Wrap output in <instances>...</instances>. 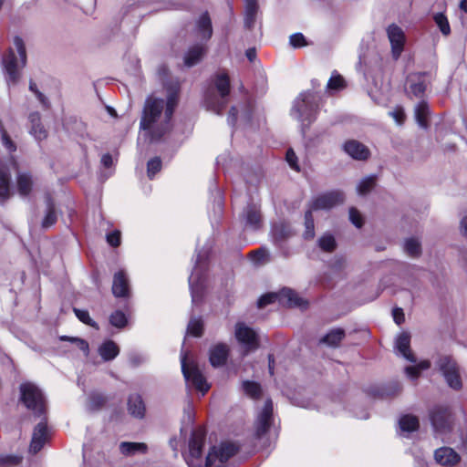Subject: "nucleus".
Listing matches in <instances>:
<instances>
[{
	"mask_svg": "<svg viewBox=\"0 0 467 467\" xmlns=\"http://www.w3.org/2000/svg\"><path fill=\"white\" fill-rule=\"evenodd\" d=\"M167 100L149 97L143 108L140 127L141 134L150 142L157 141L167 133L171 125V119L177 105L179 85L167 88Z\"/></svg>",
	"mask_w": 467,
	"mask_h": 467,
	"instance_id": "nucleus-1",
	"label": "nucleus"
},
{
	"mask_svg": "<svg viewBox=\"0 0 467 467\" xmlns=\"http://www.w3.org/2000/svg\"><path fill=\"white\" fill-rule=\"evenodd\" d=\"M317 98L314 92L305 91L294 100L291 109V116L302 125V131L305 133V127H308L317 119Z\"/></svg>",
	"mask_w": 467,
	"mask_h": 467,
	"instance_id": "nucleus-2",
	"label": "nucleus"
},
{
	"mask_svg": "<svg viewBox=\"0 0 467 467\" xmlns=\"http://www.w3.org/2000/svg\"><path fill=\"white\" fill-rule=\"evenodd\" d=\"M15 50L11 48L8 54L4 57L3 64L5 72V78L8 85L16 84L19 79V68L25 67L26 63V52L24 41L21 37L14 38Z\"/></svg>",
	"mask_w": 467,
	"mask_h": 467,
	"instance_id": "nucleus-3",
	"label": "nucleus"
},
{
	"mask_svg": "<svg viewBox=\"0 0 467 467\" xmlns=\"http://www.w3.org/2000/svg\"><path fill=\"white\" fill-rule=\"evenodd\" d=\"M214 86L219 96L213 94V90L205 93V105L208 109L216 114H221L227 104V96L230 92V79L227 74L220 73L215 76Z\"/></svg>",
	"mask_w": 467,
	"mask_h": 467,
	"instance_id": "nucleus-4",
	"label": "nucleus"
},
{
	"mask_svg": "<svg viewBox=\"0 0 467 467\" xmlns=\"http://www.w3.org/2000/svg\"><path fill=\"white\" fill-rule=\"evenodd\" d=\"M21 400L25 406L37 417L46 411V401L41 390L33 383H24L20 386Z\"/></svg>",
	"mask_w": 467,
	"mask_h": 467,
	"instance_id": "nucleus-5",
	"label": "nucleus"
},
{
	"mask_svg": "<svg viewBox=\"0 0 467 467\" xmlns=\"http://www.w3.org/2000/svg\"><path fill=\"white\" fill-rule=\"evenodd\" d=\"M275 300H278L282 304H285L290 307H300L306 308L307 302L298 296L296 292L290 288H283L279 293H270L262 296L258 300V306L264 307Z\"/></svg>",
	"mask_w": 467,
	"mask_h": 467,
	"instance_id": "nucleus-6",
	"label": "nucleus"
},
{
	"mask_svg": "<svg viewBox=\"0 0 467 467\" xmlns=\"http://www.w3.org/2000/svg\"><path fill=\"white\" fill-rule=\"evenodd\" d=\"M181 363L185 380L191 381L196 389L200 390L202 395L205 394L209 390L210 386L199 367L194 362H187V357L184 354L181 357Z\"/></svg>",
	"mask_w": 467,
	"mask_h": 467,
	"instance_id": "nucleus-7",
	"label": "nucleus"
},
{
	"mask_svg": "<svg viewBox=\"0 0 467 467\" xmlns=\"http://www.w3.org/2000/svg\"><path fill=\"white\" fill-rule=\"evenodd\" d=\"M438 366L448 386L454 390L462 389V381L456 361L451 357L445 356L439 359Z\"/></svg>",
	"mask_w": 467,
	"mask_h": 467,
	"instance_id": "nucleus-8",
	"label": "nucleus"
},
{
	"mask_svg": "<svg viewBox=\"0 0 467 467\" xmlns=\"http://www.w3.org/2000/svg\"><path fill=\"white\" fill-rule=\"evenodd\" d=\"M237 451V447L234 443H223L219 447H213L209 451L205 467H224L226 462Z\"/></svg>",
	"mask_w": 467,
	"mask_h": 467,
	"instance_id": "nucleus-9",
	"label": "nucleus"
},
{
	"mask_svg": "<svg viewBox=\"0 0 467 467\" xmlns=\"http://www.w3.org/2000/svg\"><path fill=\"white\" fill-rule=\"evenodd\" d=\"M234 335L237 341L244 348V355L258 348L259 341L256 332L244 323H236Z\"/></svg>",
	"mask_w": 467,
	"mask_h": 467,
	"instance_id": "nucleus-10",
	"label": "nucleus"
},
{
	"mask_svg": "<svg viewBox=\"0 0 467 467\" xmlns=\"http://www.w3.org/2000/svg\"><path fill=\"white\" fill-rule=\"evenodd\" d=\"M204 443V433L193 432L189 441V453L185 460L189 467H205L202 464V450Z\"/></svg>",
	"mask_w": 467,
	"mask_h": 467,
	"instance_id": "nucleus-11",
	"label": "nucleus"
},
{
	"mask_svg": "<svg viewBox=\"0 0 467 467\" xmlns=\"http://www.w3.org/2000/svg\"><path fill=\"white\" fill-rule=\"evenodd\" d=\"M189 285L193 303H197L202 299L205 287V277L203 275V266L201 262V256L198 255L196 265L193 268L190 277Z\"/></svg>",
	"mask_w": 467,
	"mask_h": 467,
	"instance_id": "nucleus-12",
	"label": "nucleus"
},
{
	"mask_svg": "<svg viewBox=\"0 0 467 467\" xmlns=\"http://www.w3.org/2000/svg\"><path fill=\"white\" fill-rule=\"evenodd\" d=\"M430 420L436 431L445 432L451 426V412L448 407L437 405L430 410Z\"/></svg>",
	"mask_w": 467,
	"mask_h": 467,
	"instance_id": "nucleus-13",
	"label": "nucleus"
},
{
	"mask_svg": "<svg viewBox=\"0 0 467 467\" xmlns=\"http://www.w3.org/2000/svg\"><path fill=\"white\" fill-rule=\"evenodd\" d=\"M10 161L16 170V182L18 193L22 196L29 195L34 186V178L32 173L28 171L17 170V161L15 157L11 156Z\"/></svg>",
	"mask_w": 467,
	"mask_h": 467,
	"instance_id": "nucleus-14",
	"label": "nucleus"
},
{
	"mask_svg": "<svg viewBox=\"0 0 467 467\" xmlns=\"http://www.w3.org/2000/svg\"><path fill=\"white\" fill-rule=\"evenodd\" d=\"M387 35L390 42L392 57L397 60L403 51L405 43L404 32L399 26L391 24L387 28Z\"/></svg>",
	"mask_w": 467,
	"mask_h": 467,
	"instance_id": "nucleus-15",
	"label": "nucleus"
},
{
	"mask_svg": "<svg viewBox=\"0 0 467 467\" xmlns=\"http://www.w3.org/2000/svg\"><path fill=\"white\" fill-rule=\"evenodd\" d=\"M245 229L258 230L263 225V216L258 206H244L240 215Z\"/></svg>",
	"mask_w": 467,
	"mask_h": 467,
	"instance_id": "nucleus-16",
	"label": "nucleus"
},
{
	"mask_svg": "<svg viewBox=\"0 0 467 467\" xmlns=\"http://www.w3.org/2000/svg\"><path fill=\"white\" fill-rule=\"evenodd\" d=\"M437 463L445 467H452L459 463L461 456L450 447H441L434 451Z\"/></svg>",
	"mask_w": 467,
	"mask_h": 467,
	"instance_id": "nucleus-17",
	"label": "nucleus"
},
{
	"mask_svg": "<svg viewBox=\"0 0 467 467\" xmlns=\"http://www.w3.org/2000/svg\"><path fill=\"white\" fill-rule=\"evenodd\" d=\"M273 414V403L271 400H267L256 420V435L261 437L268 431Z\"/></svg>",
	"mask_w": 467,
	"mask_h": 467,
	"instance_id": "nucleus-18",
	"label": "nucleus"
},
{
	"mask_svg": "<svg viewBox=\"0 0 467 467\" xmlns=\"http://www.w3.org/2000/svg\"><path fill=\"white\" fill-rule=\"evenodd\" d=\"M195 36L203 41H208L213 36L212 21L208 12L202 13L195 22Z\"/></svg>",
	"mask_w": 467,
	"mask_h": 467,
	"instance_id": "nucleus-19",
	"label": "nucleus"
},
{
	"mask_svg": "<svg viewBox=\"0 0 467 467\" xmlns=\"http://www.w3.org/2000/svg\"><path fill=\"white\" fill-rule=\"evenodd\" d=\"M409 93L415 98H421L427 87V75L425 73L410 74L408 78Z\"/></svg>",
	"mask_w": 467,
	"mask_h": 467,
	"instance_id": "nucleus-20",
	"label": "nucleus"
},
{
	"mask_svg": "<svg viewBox=\"0 0 467 467\" xmlns=\"http://www.w3.org/2000/svg\"><path fill=\"white\" fill-rule=\"evenodd\" d=\"M345 152L351 158L358 161H365L369 157V150L361 142L351 140L343 145Z\"/></svg>",
	"mask_w": 467,
	"mask_h": 467,
	"instance_id": "nucleus-21",
	"label": "nucleus"
},
{
	"mask_svg": "<svg viewBox=\"0 0 467 467\" xmlns=\"http://www.w3.org/2000/svg\"><path fill=\"white\" fill-rule=\"evenodd\" d=\"M112 293L117 297H128L130 296V283L127 275L120 270L114 275Z\"/></svg>",
	"mask_w": 467,
	"mask_h": 467,
	"instance_id": "nucleus-22",
	"label": "nucleus"
},
{
	"mask_svg": "<svg viewBox=\"0 0 467 467\" xmlns=\"http://www.w3.org/2000/svg\"><path fill=\"white\" fill-rule=\"evenodd\" d=\"M241 121L254 125H260L262 119V111L252 102H248L242 108Z\"/></svg>",
	"mask_w": 467,
	"mask_h": 467,
	"instance_id": "nucleus-23",
	"label": "nucleus"
},
{
	"mask_svg": "<svg viewBox=\"0 0 467 467\" xmlns=\"http://www.w3.org/2000/svg\"><path fill=\"white\" fill-rule=\"evenodd\" d=\"M47 439V424L44 421L39 422L33 432L29 451L33 453L38 452L44 446Z\"/></svg>",
	"mask_w": 467,
	"mask_h": 467,
	"instance_id": "nucleus-24",
	"label": "nucleus"
},
{
	"mask_svg": "<svg viewBox=\"0 0 467 467\" xmlns=\"http://www.w3.org/2000/svg\"><path fill=\"white\" fill-rule=\"evenodd\" d=\"M410 335L408 332L400 333L395 342V347L400 355L410 362H416V358L410 350Z\"/></svg>",
	"mask_w": 467,
	"mask_h": 467,
	"instance_id": "nucleus-25",
	"label": "nucleus"
},
{
	"mask_svg": "<svg viewBox=\"0 0 467 467\" xmlns=\"http://www.w3.org/2000/svg\"><path fill=\"white\" fill-rule=\"evenodd\" d=\"M30 123L29 133L36 140H42L47 138V131L41 123V117L38 112H32L28 116Z\"/></svg>",
	"mask_w": 467,
	"mask_h": 467,
	"instance_id": "nucleus-26",
	"label": "nucleus"
},
{
	"mask_svg": "<svg viewBox=\"0 0 467 467\" xmlns=\"http://www.w3.org/2000/svg\"><path fill=\"white\" fill-rule=\"evenodd\" d=\"M229 348L226 344L218 343L210 349V362L213 367L223 366L228 357Z\"/></svg>",
	"mask_w": 467,
	"mask_h": 467,
	"instance_id": "nucleus-27",
	"label": "nucleus"
},
{
	"mask_svg": "<svg viewBox=\"0 0 467 467\" xmlns=\"http://www.w3.org/2000/svg\"><path fill=\"white\" fill-rule=\"evenodd\" d=\"M345 202V194L338 190L330 191L317 196L312 204H340Z\"/></svg>",
	"mask_w": 467,
	"mask_h": 467,
	"instance_id": "nucleus-28",
	"label": "nucleus"
},
{
	"mask_svg": "<svg viewBox=\"0 0 467 467\" xmlns=\"http://www.w3.org/2000/svg\"><path fill=\"white\" fill-rule=\"evenodd\" d=\"M128 410L135 418L142 419L145 415V405L142 398L138 394H132L128 400Z\"/></svg>",
	"mask_w": 467,
	"mask_h": 467,
	"instance_id": "nucleus-29",
	"label": "nucleus"
},
{
	"mask_svg": "<svg viewBox=\"0 0 467 467\" xmlns=\"http://www.w3.org/2000/svg\"><path fill=\"white\" fill-rule=\"evenodd\" d=\"M206 49L202 44H197L189 48L184 56V63L187 67L196 65L203 57Z\"/></svg>",
	"mask_w": 467,
	"mask_h": 467,
	"instance_id": "nucleus-30",
	"label": "nucleus"
},
{
	"mask_svg": "<svg viewBox=\"0 0 467 467\" xmlns=\"http://www.w3.org/2000/svg\"><path fill=\"white\" fill-rule=\"evenodd\" d=\"M40 213L42 214L41 226L47 229L56 223L61 213L56 206H44Z\"/></svg>",
	"mask_w": 467,
	"mask_h": 467,
	"instance_id": "nucleus-31",
	"label": "nucleus"
},
{
	"mask_svg": "<svg viewBox=\"0 0 467 467\" xmlns=\"http://www.w3.org/2000/svg\"><path fill=\"white\" fill-rule=\"evenodd\" d=\"M99 353L103 360L114 359L119 353L118 345L112 340H107L99 348Z\"/></svg>",
	"mask_w": 467,
	"mask_h": 467,
	"instance_id": "nucleus-32",
	"label": "nucleus"
},
{
	"mask_svg": "<svg viewBox=\"0 0 467 467\" xmlns=\"http://www.w3.org/2000/svg\"><path fill=\"white\" fill-rule=\"evenodd\" d=\"M11 192V175L8 171L0 169V202L6 201Z\"/></svg>",
	"mask_w": 467,
	"mask_h": 467,
	"instance_id": "nucleus-33",
	"label": "nucleus"
},
{
	"mask_svg": "<svg viewBox=\"0 0 467 467\" xmlns=\"http://www.w3.org/2000/svg\"><path fill=\"white\" fill-rule=\"evenodd\" d=\"M244 26L251 29L254 27L258 9L257 0H244Z\"/></svg>",
	"mask_w": 467,
	"mask_h": 467,
	"instance_id": "nucleus-34",
	"label": "nucleus"
},
{
	"mask_svg": "<svg viewBox=\"0 0 467 467\" xmlns=\"http://www.w3.org/2000/svg\"><path fill=\"white\" fill-rule=\"evenodd\" d=\"M119 451L122 454L130 456L136 453H145L147 451V445L143 442H129L122 441L119 444Z\"/></svg>",
	"mask_w": 467,
	"mask_h": 467,
	"instance_id": "nucleus-35",
	"label": "nucleus"
},
{
	"mask_svg": "<svg viewBox=\"0 0 467 467\" xmlns=\"http://www.w3.org/2000/svg\"><path fill=\"white\" fill-rule=\"evenodd\" d=\"M415 119L420 127L427 129L428 127V116L430 113L428 104L421 100L415 107Z\"/></svg>",
	"mask_w": 467,
	"mask_h": 467,
	"instance_id": "nucleus-36",
	"label": "nucleus"
},
{
	"mask_svg": "<svg viewBox=\"0 0 467 467\" xmlns=\"http://www.w3.org/2000/svg\"><path fill=\"white\" fill-rule=\"evenodd\" d=\"M377 177L375 175H368L360 180L357 185V192L359 195H367L376 186Z\"/></svg>",
	"mask_w": 467,
	"mask_h": 467,
	"instance_id": "nucleus-37",
	"label": "nucleus"
},
{
	"mask_svg": "<svg viewBox=\"0 0 467 467\" xmlns=\"http://www.w3.org/2000/svg\"><path fill=\"white\" fill-rule=\"evenodd\" d=\"M345 337V331L342 328H335L328 332L323 338L322 342L330 347H337Z\"/></svg>",
	"mask_w": 467,
	"mask_h": 467,
	"instance_id": "nucleus-38",
	"label": "nucleus"
},
{
	"mask_svg": "<svg viewBox=\"0 0 467 467\" xmlns=\"http://www.w3.org/2000/svg\"><path fill=\"white\" fill-rule=\"evenodd\" d=\"M399 424L401 431L405 432H411L419 428V420L417 417L412 415H405L401 417Z\"/></svg>",
	"mask_w": 467,
	"mask_h": 467,
	"instance_id": "nucleus-39",
	"label": "nucleus"
},
{
	"mask_svg": "<svg viewBox=\"0 0 467 467\" xmlns=\"http://www.w3.org/2000/svg\"><path fill=\"white\" fill-rule=\"evenodd\" d=\"M404 250L408 255L417 257L421 253L420 243L416 238H409L404 243Z\"/></svg>",
	"mask_w": 467,
	"mask_h": 467,
	"instance_id": "nucleus-40",
	"label": "nucleus"
},
{
	"mask_svg": "<svg viewBox=\"0 0 467 467\" xmlns=\"http://www.w3.org/2000/svg\"><path fill=\"white\" fill-rule=\"evenodd\" d=\"M0 135L1 141L4 147L10 152H15L16 150V143L11 140L9 135L7 134L2 120L0 119Z\"/></svg>",
	"mask_w": 467,
	"mask_h": 467,
	"instance_id": "nucleus-41",
	"label": "nucleus"
},
{
	"mask_svg": "<svg viewBox=\"0 0 467 467\" xmlns=\"http://www.w3.org/2000/svg\"><path fill=\"white\" fill-rule=\"evenodd\" d=\"M318 245L325 252H332L337 244L333 235L326 234L318 239Z\"/></svg>",
	"mask_w": 467,
	"mask_h": 467,
	"instance_id": "nucleus-42",
	"label": "nucleus"
},
{
	"mask_svg": "<svg viewBox=\"0 0 467 467\" xmlns=\"http://www.w3.org/2000/svg\"><path fill=\"white\" fill-rule=\"evenodd\" d=\"M249 255L256 264L266 263L269 261V253L265 247H260L256 250L251 251Z\"/></svg>",
	"mask_w": 467,
	"mask_h": 467,
	"instance_id": "nucleus-43",
	"label": "nucleus"
},
{
	"mask_svg": "<svg viewBox=\"0 0 467 467\" xmlns=\"http://www.w3.org/2000/svg\"><path fill=\"white\" fill-rule=\"evenodd\" d=\"M305 227L304 237L306 239H312L315 236V226L311 211H307L305 213Z\"/></svg>",
	"mask_w": 467,
	"mask_h": 467,
	"instance_id": "nucleus-44",
	"label": "nucleus"
},
{
	"mask_svg": "<svg viewBox=\"0 0 467 467\" xmlns=\"http://www.w3.org/2000/svg\"><path fill=\"white\" fill-rule=\"evenodd\" d=\"M161 160L159 157L150 159L147 163V175L151 180L161 170Z\"/></svg>",
	"mask_w": 467,
	"mask_h": 467,
	"instance_id": "nucleus-45",
	"label": "nucleus"
},
{
	"mask_svg": "<svg viewBox=\"0 0 467 467\" xmlns=\"http://www.w3.org/2000/svg\"><path fill=\"white\" fill-rule=\"evenodd\" d=\"M244 392L251 398L257 399L261 395V387L254 381H244L243 383Z\"/></svg>",
	"mask_w": 467,
	"mask_h": 467,
	"instance_id": "nucleus-46",
	"label": "nucleus"
},
{
	"mask_svg": "<svg viewBox=\"0 0 467 467\" xmlns=\"http://www.w3.org/2000/svg\"><path fill=\"white\" fill-rule=\"evenodd\" d=\"M109 322L112 326L122 328L127 324V317L123 312L117 310L110 315Z\"/></svg>",
	"mask_w": 467,
	"mask_h": 467,
	"instance_id": "nucleus-47",
	"label": "nucleus"
},
{
	"mask_svg": "<svg viewBox=\"0 0 467 467\" xmlns=\"http://www.w3.org/2000/svg\"><path fill=\"white\" fill-rule=\"evenodd\" d=\"M434 21L443 35L447 36L450 34V32H451L450 25H449L447 17L443 14H441V13L436 14L434 16Z\"/></svg>",
	"mask_w": 467,
	"mask_h": 467,
	"instance_id": "nucleus-48",
	"label": "nucleus"
},
{
	"mask_svg": "<svg viewBox=\"0 0 467 467\" xmlns=\"http://www.w3.org/2000/svg\"><path fill=\"white\" fill-rule=\"evenodd\" d=\"M61 340L70 341L71 343L75 344V346L78 349H80L85 354V356L88 355L89 348H88V343L86 340L79 338V337H61Z\"/></svg>",
	"mask_w": 467,
	"mask_h": 467,
	"instance_id": "nucleus-49",
	"label": "nucleus"
},
{
	"mask_svg": "<svg viewBox=\"0 0 467 467\" xmlns=\"http://www.w3.org/2000/svg\"><path fill=\"white\" fill-rule=\"evenodd\" d=\"M188 332L194 337H200L202 333V320L198 318H192L188 324Z\"/></svg>",
	"mask_w": 467,
	"mask_h": 467,
	"instance_id": "nucleus-50",
	"label": "nucleus"
},
{
	"mask_svg": "<svg viewBox=\"0 0 467 467\" xmlns=\"http://www.w3.org/2000/svg\"><path fill=\"white\" fill-rule=\"evenodd\" d=\"M289 43L294 48H299L308 45L305 36L302 33L292 34L289 37Z\"/></svg>",
	"mask_w": 467,
	"mask_h": 467,
	"instance_id": "nucleus-51",
	"label": "nucleus"
},
{
	"mask_svg": "<svg viewBox=\"0 0 467 467\" xmlns=\"http://www.w3.org/2000/svg\"><path fill=\"white\" fill-rule=\"evenodd\" d=\"M74 312H75L77 317L84 324H87L93 327H98L97 323L92 320V318L89 317V314L87 310L74 308Z\"/></svg>",
	"mask_w": 467,
	"mask_h": 467,
	"instance_id": "nucleus-52",
	"label": "nucleus"
},
{
	"mask_svg": "<svg viewBox=\"0 0 467 467\" xmlns=\"http://www.w3.org/2000/svg\"><path fill=\"white\" fill-rule=\"evenodd\" d=\"M389 115L395 120L396 124L402 125L405 120L404 109L400 106L395 107L389 112Z\"/></svg>",
	"mask_w": 467,
	"mask_h": 467,
	"instance_id": "nucleus-53",
	"label": "nucleus"
},
{
	"mask_svg": "<svg viewBox=\"0 0 467 467\" xmlns=\"http://www.w3.org/2000/svg\"><path fill=\"white\" fill-rule=\"evenodd\" d=\"M327 87L330 90H339L344 88V79L340 76L331 77L327 81Z\"/></svg>",
	"mask_w": 467,
	"mask_h": 467,
	"instance_id": "nucleus-54",
	"label": "nucleus"
},
{
	"mask_svg": "<svg viewBox=\"0 0 467 467\" xmlns=\"http://www.w3.org/2000/svg\"><path fill=\"white\" fill-rule=\"evenodd\" d=\"M349 219L358 228H360L363 225V217L355 207H351L349 210Z\"/></svg>",
	"mask_w": 467,
	"mask_h": 467,
	"instance_id": "nucleus-55",
	"label": "nucleus"
},
{
	"mask_svg": "<svg viewBox=\"0 0 467 467\" xmlns=\"http://www.w3.org/2000/svg\"><path fill=\"white\" fill-rule=\"evenodd\" d=\"M285 160L287 161V163L289 164V166L298 171H299V165H298V161H297V157L295 153V151L292 150V149H288L287 151H286V155H285Z\"/></svg>",
	"mask_w": 467,
	"mask_h": 467,
	"instance_id": "nucleus-56",
	"label": "nucleus"
},
{
	"mask_svg": "<svg viewBox=\"0 0 467 467\" xmlns=\"http://www.w3.org/2000/svg\"><path fill=\"white\" fill-rule=\"evenodd\" d=\"M29 89L34 92L37 98V99L39 100V102L44 106V107H47L48 106V101H47V99L45 97V95L43 93H41L38 89H37V87H36V84L34 83L33 81H30V84H29Z\"/></svg>",
	"mask_w": 467,
	"mask_h": 467,
	"instance_id": "nucleus-57",
	"label": "nucleus"
},
{
	"mask_svg": "<svg viewBox=\"0 0 467 467\" xmlns=\"http://www.w3.org/2000/svg\"><path fill=\"white\" fill-rule=\"evenodd\" d=\"M107 242L109 245L117 247L120 244V232L114 231L107 234Z\"/></svg>",
	"mask_w": 467,
	"mask_h": 467,
	"instance_id": "nucleus-58",
	"label": "nucleus"
},
{
	"mask_svg": "<svg viewBox=\"0 0 467 467\" xmlns=\"http://www.w3.org/2000/svg\"><path fill=\"white\" fill-rule=\"evenodd\" d=\"M21 462V457L18 456H6L0 457V467L5 465H17Z\"/></svg>",
	"mask_w": 467,
	"mask_h": 467,
	"instance_id": "nucleus-59",
	"label": "nucleus"
},
{
	"mask_svg": "<svg viewBox=\"0 0 467 467\" xmlns=\"http://www.w3.org/2000/svg\"><path fill=\"white\" fill-rule=\"evenodd\" d=\"M239 114V109L237 107H232L227 118V122L231 126H234L237 120V115Z\"/></svg>",
	"mask_w": 467,
	"mask_h": 467,
	"instance_id": "nucleus-60",
	"label": "nucleus"
},
{
	"mask_svg": "<svg viewBox=\"0 0 467 467\" xmlns=\"http://www.w3.org/2000/svg\"><path fill=\"white\" fill-rule=\"evenodd\" d=\"M405 372L409 378L411 379H416L419 376L420 371L419 370V368L416 366H410L405 368Z\"/></svg>",
	"mask_w": 467,
	"mask_h": 467,
	"instance_id": "nucleus-61",
	"label": "nucleus"
},
{
	"mask_svg": "<svg viewBox=\"0 0 467 467\" xmlns=\"http://www.w3.org/2000/svg\"><path fill=\"white\" fill-rule=\"evenodd\" d=\"M392 316L396 324L400 325L402 322H404V313L401 308H394L392 311Z\"/></svg>",
	"mask_w": 467,
	"mask_h": 467,
	"instance_id": "nucleus-62",
	"label": "nucleus"
},
{
	"mask_svg": "<svg viewBox=\"0 0 467 467\" xmlns=\"http://www.w3.org/2000/svg\"><path fill=\"white\" fill-rule=\"evenodd\" d=\"M100 163L105 168H110L113 166V158L109 153H105L101 156Z\"/></svg>",
	"mask_w": 467,
	"mask_h": 467,
	"instance_id": "nucleus-63",
	"label": "nucleus"
},
{
	"mask_svg": "<svg viewBox=\"0 0 467 467\" xmlns=\"http://www.w3.org/2000/svg\"><path fill=\"white\" fill-rule=\"evenodd\" d=\"M460 232L462 236L467 238V216H464L460 222Z\"/></svg>",
	"mask_w": 467,
	"mask_h": 467,
	"instance_id": "nucleus-64",
	"label": "nucleus"
}]
</instances>
